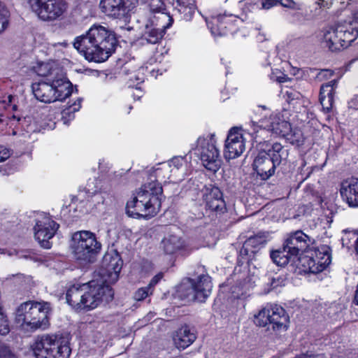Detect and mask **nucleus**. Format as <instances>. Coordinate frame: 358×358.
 <instances>
[{"mask_svg":"<svg viewBox=\"0 0 358 358\" xmlns=\"http://www.w3.org/2000/svg\"><path fill=\"white\" fill-rule=\"evenodd\" d=\"M114 34L101 25L94 24L85 34L77 36L73 47L88 61H106L114 51Z\"/></svg>","mask_w":358,"mask_h":358,"instance_id":"1","label":"nucleus"},{"mask_svg":"<svg viewBox=\"0 0 358 358\" xmlns=\"http://www.w3.org/2000/svg\"><path fill=\"white\" fill-rule=\"evenodd\" d=\"M113 298V292L108 285L91 281L71 286L66 294V302L76 310H90L101 302Z\"/></svg>","mask_w":358,"mask_h":358,"instance_id":"2","label":"nucleus"},{"mask_svg":"<svg viewBox=\"0 0 358 358\" xmlns=\"http://www.w3.org/2000/svg\"><path fill=\"white\" fill-rule=\"evenodd\" d=\"M162 187L157 181L145 184L133 199L127 203V213L132 217H150L155 215L161 207Z\"/></svg>","mask_w":358,"mask_h":358,"instance_id":"3","label":"nucleus"},{"mask_svg":"<svg viewBox=\"0 0 358 358\" xmlns=\"http://www.w3.org/2000/svg\"><path fill=\"white\" fill-rule=\"evenodd\" d=\"M31 88L34 96L44 103L62 101L72 93L71 83L59 69L52 70L45 81L34 83Z\"/></svg>","mask_w":358,"mask_h":358,"instance_id":"4","label":"nucleus"},{"mask_svg":"<svg viewBox=\"0 0 358 358\" xmlns=\"http://www.w3.org/2000/svg\"><path fill=\"white\" fill-rule=\"evenodd\" d=\"M33 350L36 358H68L71 354L68 341L56 334L38 336Z\"/></svg>","mask_w":358,"mask_h":358,"instance_id":"5","label":"nucleus"},{"mask_svg":"<svg viewBox=\"0 0 358 358\" xmlns=\"http://www.w3.org/2000/svg\"><path fill=\"white\" fill-rule=\"evenodd\" d=\"M70 248L74 257L79 261L93 262L101 250V243L96 235L90 231L75 232L71 237Z\"/></svg>","mask_w":358,"mask_h":358,"instance_id":"6","label":"nucleus"},{"mask_svg":"<svg viewBox=\"0 0 358 358\" xmlns=\"http://www.w3.org/2000/svg\"><path fill=\"white\" fill-rule=\"evenodd\" d=\"M358 36V28L352 24H338L324 30L323 43L331 51L348 48Z\"/></svg>","mask_w":358,"mask_h":358,"instance_id":"7","label":"nucleus"},{"mask_svg":"<svg viewBox=\"0 0 358 358\" xmlns=\"http://www.w3.org/2000/svg\"><path fill=\"white\" fill-rule=\"evenodd\" d=\"M28 4L31 11L45 22L61 19L69 8L64 0H31L28 1Z\"/></svg>","mask_w":358,"mask_h":358,"instance_id":"8","label":"nucleus"},{"mask_svg":"<svg viewBox=\"0 0 358 358\" xmlns=\"http://www.w3.org/2000/svg\"><path fill=\"white\" fill-rule=\"evenodd\" d=\"M215 143L214 134H209L206 137H199L195 149L196 154L200 156L204 167L214 173L221 166L220 152Z\"/></svg>","mask_w":358,"mask_h":358,"instance_id":"9","label":"nucleus"},{"mask_svg":"<svg viewBox=\"0 0 358 358\" xmlns=\"http://www.w3.org/2000/svg\"><path fill=\"white\" fill-rule=\"evenodd\" d=\"M256 325L264 327L267 324L272 325L275 331H286L289 324V317L285 310L278 305L270 308H263L255 316Z\"/></svg>","mask_w":358,"mask_h":358,"instance_id":"10","label":"nucleus"},{"mask_svg":"<svg viewBox=\"0 0 358 358\" xmlns=\"http://www.w3.org/2000/svg\"><path fill=\"white\" fill-rule=\"evenodd\" d=\"M172 17L164 13H157L149 20L145 25V31L142 36V40L147 43L157 44L163 38L166 30L173 24Z\"/></svg>","mask_w":358,"mask_h":358,"instance_id":"11","label":"nucleus"},{"mask_svg":"<svg viewBox=\"0 0 358 358\" xmlns=\"http://www.w3.org/2000/svg\"><path fill=\"white\" fill-rule=\"evenodd\" d=\"M204 287L201 288L199 285L193 284L192 279L188 278L182 282L178 287L177 294L182 300L187 302L197 301L203 302L209 296L213 285L210 283L209 279L204 277Z\"/></svg>","mask_w":358,"mask_h":358,"instance_id":"12","label":"nucleus"},{"mask_svg":"<svg viewBox=\"0 0 358 358\" xmlns=\"http://www.w3.org/2000/svg\"><path fill=\"white\" fill-rule=\"evenodd\" d=\"M137 4L138 0H101L99 6L108 17L126 20Z\"/></svg>","mask_w":358,"mask_h":358,"instance_id":"13","label":"nucleus"},{"mask_svg":"<svg viewBox=\"0 0 358 358\" xmlns=\"http://www.w3.org/2000/svg\"><path fill=\"white\" fill-rule=\"evenodd\" d=\"M270 124L267 125V129L273 133L285 138L292 144L301 142V132L293 131L289 122L282 119L279 115L270 117Z\"/></svg>","mask_w":358,"mask_h":358,"instance_id":"14","label":"nucleus"},{"mask_svg":"<svg viewBox=\"0 0 358 358\" xmlns=\"http://www.w3.org/2000/svg\"><path fill=\"white\" fill-rule=\"evenodd\" d=\"M245 150V138L238 128H232L229 131L225 141L224 157L231 159L240 157Z\"/></svg>","mask_w":358,"mask_h":358,"instance_id":"15","label":"nucleus"},{"mask_svg":"<svg viewBox=\"0 0 358 358\" xmlns=\"http://www.w3.org/2000/svg\"><path fill=\"white\" fill-rule=\"evenodd\" d=\"M59 227V224L48 217L37 220L34 227V236L41 245L46 249L51 248L49 240L52 238Z\"/></svg>","mask_w":358,"mask_h":358,"instance_id":"16","label":"nucleus"},{"mask_svg":"<svg viewBox=\"0 0 358 358\" xmlns=\"http://www.w3.org/2000/svg\"><path fill=\"white\" fill-rule=\"evenodd\" d=\"M269 155L270 153L266 152L260 142L258 145V154L253 162V168L263 180L273 175L276 168Z\"/></svg>","mask_w":358,"mask_h":358,"instance_id":"17","label":"nucleus"},{"mask_svg":"<svg viewBox=\"0 0 358 358\" xmlns=\"http://www.w3.org/2000/svg\"><path fill=\"white\" fill-rule=\"evenodd\" d=\"M122 261L118 255H105L100 271L103 283L113 284L117 282L122 269Z\"/></svg>","mask_w":358,"mask_h":358,"instance_id":"18","label":"nucleus"},{"mask_svg":"<svg viewBox=\"0 0 358 358\" xmlns=\"http://www.w3.org/2000/svg\"><path fill=\"white\" fill-rule=\"evenodd\" d=\"M310 238L305 234L302 231L299 230L291 233L286 238L284 245L287 248V252L294 257L297 258L301 253L305 251L310 244Z\"/></svg>","mask_w":358,"mask_h":358,"instance_id":"19","label":"nucleus"},{"mask_svg":"<svg viewBox=\"0 0 358 358\" xmlns=\"http://www.w3.org/2000/svg\"><path fill=\"white\" fill-rule=\"evenodd\" d=\"M50 310L49 303L35 301L29 329L31 330L46 329L49 326L48 315Z\"/></svg>","mask_w":358,"mask_h":358,"instance_id":"20","label":"nucleus"},{"mask_svg":"<svg viewBox=\"0 0 358 358\" xmlns=\"http://www.w3.org/2000/svg\"><path fill=\"white\" fill-rule=\"evenodd\" d=\"M236 21V16L234 15H218L212 17L208 22V26L214 36H224L234 28V22Z\"/></svg>","mask_w":358,"mask_h":358,"instance_id":"21","label":"nucleus"},{"mask_svg":"<svg viewBox=\"0 0 358 358\" xmlns=\"http://www.w3.org/2000/svg\"><path fill=\"white\" fill-rule=\"evenodd\" d=\"M203 200L206 206L213 211H222L225 208V203L222 199V193L216 187H205L202 189Z\"/></svg>","mask_w":358,"mask_h":358,"instance_id":"22","label":"nucleus"},{"mask_svg":"<svg viewBox=\"0 0 358 358\" xmlns=\"http://www.w3.org/2000/svg\"><path fill=\"white\" fill-rule=\"evenodd\" d=\"M341 196L350 207L358 208V178H350L342 182Z\"/></svg>","mask_w":358,"mask_h":358,"instance_id":"23","label":"nucleus"},{"mask_svg":"<svg viewBox=\"0 0 358 358\" xmlns=\"http://www.w3.org/2000/svg\"><path fill=\"white\" fill-rule=\"evenodd\" d=\"M336 87L337 80L335 79L321 86L320 101L323 110L326 112H329L333 107L334 97Z\"/></svg>","mask_w":358,"mask_h":358,"instance_id":"24","label":"nucleus"},{"mask_svg":"<svg viewBox=\"0 0 358 358\" xmlns=\"http://www.w3.org/2000/svg\"><path fill=\"white\" fill-rule=\"evenodd\" d=\"M196 340V334L193 329L187 326L182 327L175 334L173 343L179 350H184L192 345Z\"/></svg>","mask_w":358,"mask_h":358,"instance_id":"25","label":"nucleus"},{"mask_svg":"<svg viewBox=\"0 0 358 358\" xmlns=\"http://www.w3.org/2000/svg\"><path fill=\"white\" fill-rule=\"evenodd\" d=\"M35 301H27L22 303L17 309L15 320L20 326L29 328Z\"/></svg>","mask_w":358,"mask_h":358,"instance_id":"26","label":"nucleus"},{"mask_svg":"<svg viewBox=\"0 0 358 358\" xmlns=\"http://www.w3.org/2000/svg\"><path fill=\"white\" fill-rule=\"evenodd\" d=\"M264 148L270 153V157L275 166H279L288 156V152L283 146L278 143L271 144L267 141L262 142Z\"/></svg>","mask_w":358,"mask_h":358,"instance_id":"27","label":"nucleus"},{"mask_svg":"<svg viewBox=\"0 0 358 358\" xmlns=\"http://www.w3.org/2000/svg\"><path fill=\"white\" fill-rule=\"evenodd\" d=\"M315 261H317V268L320 272L323 271L327 268L331 262V255L330 248L326 245L312 250Z\"/></svg>","mask_w":358,"mask_h":358,"instance_id":"28","label":"nucleus"},{"mask_svg":"<svg viewBox=\"0 0 358 358\" xmlns=\"http://www.w3.org/2000/svg\"><path fill=\"white\" fill-rule=\"evenodd\" d=\"M162 247L166 254H173L184 245L181 238L174 234H169L165 236L162 241Z\"/></svg>","mask_w":358,"mask_h":358,"instance_id":"29","label":"nucleus"},{"mask_svg":"<svg viewBox=\"0 0 358 358\" xmlns=\"http://www.w3.org/2000/svg\"><path fill=\"white\" fill-rule=\"evenodd\" d=\"M299 266L303 268L305 272L313 273H320L317 265L315 264V259L311 250L307 251L306 254L301 255L298 257Z\"/></svg>","mask_w":358,"mask_h":358,"instance_id":"30","label":"nucleus"},{"mask_svg":"<svg viewBox=\"0 0 358 358\" xmlns=\"http://www.w3.org/2000/svg\"><path fill=\"white\" fill-rule=\"evenodd\" d=\"M182 159L174 158L168 164H162L161 167L155 169V177L162 179L165 178L166 176H162L163 172H166V173L171 172L175 174V171L179 170L182 167Z\"/></svg>","mask_w":358,"mask_h":358,"instance_id":"31","label":"nucleus"},{"mask_svg":"<svg viewBox=\"0 0 358 358\" xmlns=\"http://www.w3.org/2000/svg\"><path fill=\"white\" fill-rule=\"evenodd\" d=\"M271 258L273 262L278 266H283L287 265L291 259H294V255H291L287 252V248L283 245L282 248L272 251Z\"/></svg>","mask_w":358,"mask_h":358,"instance_id":"32","label":"nucleus"},{"mask_svg":"<svg viewBox=\"0 0 358 358\" xmlns=\"http://www.w3.org/2000/svg\"><path fill=\"white\" fill-rule=\"evenodd\" d=\"M266 241L267 236L264 234H258L248 238L243 244V248L245 250H248L250 247L256 248L265 245Z\"/></svg>","mask_w":358,"mask_h":358,"instance_id":"33","label":"nucleus"},{"mask_svg":"<svg viewBox=\"0 0 358 358\" xmlns=\"http://www.w3.org/2000/svg\"><path fill=\"white\" fill-rule=\"evenodd\" d=\"M10 15L8 9L0 1V34L8 27Z\"/></svg>","mask_w":358,"mask_h":358,"instance_id":"34","label":"nucleus"},{"mask_svg":"<svg viewBox=\"0 0 358 358\" xmlns=\"http://www.w3.org/2000/svg\"><path fill=\"white\" fill-rule=\"evenodd\" d=\"M10 331L9 324L7 317L0 308V334L6 335Z\"/></svg>","mask_w":358,"mask_h":358,"instance_id":"35","label":"nucleus"},{"mask_svg":"<svg viewBox=\"0 0 358 358\" xmlns=\"http://www.w3.org/2000/svg\"><path fill=\"white\" fill-rule=\"evenodd\" d=\"M152 290L147 285L146 287L139 288L134 294V298L136 301H142L148 296L152 294Z\"/></svg>","mask_w":358,"mask_h":358,"instance_id":"36","label":"nucleus"},{"mask_svg":"<svg viewBox=\"0 0 358 358\" xmlns=\"http://www.w3.org/2000/svg\"><path fill=\"white\" fill-rule=\"evenodd\" d=\"M174 5L176 8L178 10L179 13L185 12L187 10L189 6L194 5V1H186V0H176L174 2Z\"/></svg>","mask_w":358,"mask_h":358,"instance_id":"37","label":"nucleus"},{"mask_svg":"<svg viewBox=\"0 0 358 358\" xmlns=\"http://www.w3.org/2000/svg\"><path fill=\"white\" fill-rule=\"evenodd\" d=\"M0 358H17L10 348L4 343L0 342Z\"/></svg>","mask_w":358,"mask_h":358,"instance_id":"38","label":"nucleus"},{"mask_svg":"<svg viewBox=\"0 0 358 358\" xmlns=\"http://www.w3.org/2000/svg\"><path fill=\"white\" fill-rule=\"evenodd\" d=\"M283 93H284V96L286 97L287 101L288 102H289L292 100L299 99V95H300V94L298 92L294 91L292 89L287 90Z\"/></svg>","mask_w":358,"mask_h":358,"instance_id":"39","label":"nucleus"},{"mask_svg":"<svg viewBox=\"0 0 358 358\" xmlns=\"http://www.w3.org/2000/svg\"><path fill=\"white\" fill-rule=\"evenodd\" d=\"M195 10H196L195 4L189 6V8H187L186 11L181 13L182 14H183V19L186 21H189L192 18V17L195 13Z\"/></svg>","mask_w":358,"mask_h":358,"instance_id":"40","label":"nucleus"},{"mask_svg":"<svg viewBox=\"0 0 358 358\" xmlns=\"http://www.w3.org/2000/svg\"><path fill=\"white\" fill-rule=\"evenodd\" d=\"M285 279L282 278V276L276 275L275 277H273L271 280V286L272 288H276L279 286H282L285 285Z\"/></svg>","mask_w":358,"mask_h":358,"instance_id":"41","label":"nucleus"},{"mask_svg":"<svg viewBox=\"0 0 358 358\" xmlns=\"http://www.w3.org/2000/svg\"><path fill=\"white\" fill-rule=\"evenodd\" d=\"M204 277H207L209 279L210 283L211 282V278L208 274H201L196 280L192 279L193 284H195L197 285H199L201 289L204 287Z\"/></svg>","mask_w":358,"mask_h":358,"instance_id":"42","label":"nucleus"},{"mask_svg":"<svg viewBox=\"0 0 358 358\" xmlns=\"http://www.w3.org/2000/svg\"><path fill=\"white\" fill-rule=\"evenodd\" d=\"M10 156V151L4 145H0V162L8 159Z\"/></svg>","mask_w":358,"mask_h":358,"instance_id":"43","label":"nucleus"},{"mask_svg":"<svg viewBox=\"0 0 358 358\" xmlns=\"http://www.w3.org/2000/svg\"><path fill=\"white\" fill-rule=\"evenodd\" d=\"M162 277L163 275L162 273L157 274L152 278L148 286L153 291L154 286L157 284V282L162 278Z\"/></svg>","mask_w":358,"mask_h":358,"instance_id":"44","label":"nucleus"},{"mask_svg":"<svg viewBox=\"0 0 358 358\" xmlns=\"http://www.w3.org/2000/svg\"><path fill=\"white\" fill-rule=\"evenodd\" d=\"M280 4L287 8H295V3L293 0H280Z\"/></svg>","mask_w":358,"mask_h":358,"instance_id":"45","label":"nucleus"},{"mask_svg":"<svg viewBox=\"0 0 358 358\" xmlns=\"http://www.w3.org/2000/svg\"><path fill=\"white\" fill-rule=\"evenodd\" d=\"M275 5L273 0H263L262 2V8L264 9H269Z\"/></svg>","mask_w":358,"mask_h":358,"instance_id":"46","label":"nucleus"},{"mask_svg":"<svg viewBox=\"0 0 358 358\" xmlns=\"http://www.w3.org/2000/svg\"><path fill=\"white\" fill-rule=\"evenodd\" d=\"M289 80V78L285 74H282L281 76H279L276 78V80L278 83H285Z\"/></svg>","mask_w":358,"mask_h":358,"instance_id":"47","label":"nucleus"},{"mask_svg":"<svg viewBox=\"0 0 358 358\" xmlns=\"http://www.w3.org/2000/svg\"><path fill=\"white\" fill-rule=\"evenodd\" d=\"M253 131L255 134H257L259 133V131L261 132H265V129H262L261 127L258 126V125H256L253 123Z\"/></svg>","mask_w":358,"mask_h":358,"instance_id":"48","label":"nucleus"},{"mask_svg":"<svg viewBox=\"0 0 358 358\" xmlns=\"http://www.w3.org/2000/svg\"><path fill=\"white\" fill-rule=\"evenodd\" d=\"M80 108V103L79 102L78 104L74 103L73 106H71L70 112H76Z\"/></svg>","mask_w":358,"mask_h":358,"instance_id":"49","label":"nucleus"},{"mask_svg":"<svg viewBox=\"0 0 358 358\" xmlns=\"http://www.w3.org/2000/svg\"><path fill=\"white\" fill-rule=\"evenodd\" d=\"M295 358H322L320 355H317V356H308L307 355H301Z\"/></svg>","mask_w":358,"mask_h":358,"instance_id":"50","label":"nucleus"},{"mask_svg":"<svg viewBox=\"0 0 358 358\" xmlns=\"http://www.w3.org/2000/svg\"><path fill=\"white\" fill-rule=\"evenodd\" d=\"M322 73H324V76L325 77H329L332 75V71L330 70H323Z\"/></svg>","mask_w":358,"mask_h":358,"instance_id":"51","label":"nucleus"},{"mask_svg":"<svg viewBox=\"0 0 358 358\" xmlns=\"http://www.w3.org/2000/svg\"><path fill=\"white\" fill-rule=\"evenodd\" d=\"M354 301L355 302V303L357 305H358V283H357V290H356L355 294Z\"/></svg>","mask_w":358,"mask_h":358,"instance_id":"52","label":"nucleus"},{"mask_svg":"<svg viewBox=\"0 0 358 358\" xmlns=\"http://www.w3.org/2000/svg\"><path fill=\"white\" fill-rule=\"evenodd\" d=\"M355 249L357 254L358 255V237H357L356 241H355Z\"/></svg>","mask_w":358,"mask_h":358,"instance_id":"53","label":"nucleus"},{"mask_svg":"<svg viewBox=\"0 0 358 358\" xmlns=\"http://www.w3.org/2000/svg\"><path fill=\"white\" fill-rule=\"evenodd\" d=\"M135 79H136V80H137L138 82H142L143 80V78L142 76L141 77L136 76V77H135Z\"/></svg>","mask_w":358,"mask_h":358,"instance_id":"54","label":"nucleus"},{"mask_svg":"<svg viewBox=\"0 0 358 358\" xmlns=\"http://www.w3.org/2000/svg\"><path fill=\"white\" fill-rule=\"evenodd\" d=\"M11 99H12V96H10H10H8L9 101H11Z\"/></svg>","mask_w":358,"mask_h":358,"instance_id":"55","label":"nucleus"},{"mask_svg":"<svg viewBox=\"0 0 358 358\" xmlns=\"http://www.w3.org/2000/svg\"><path fill=\"white\" fill-rule=\"evenodd\" d=\"M353 102H354V101H352L350 103V107H353V106H352Z\"/></svg>","mask_w":358,"mask_h":358,"instance_id":"56","label":"nucleus"},{"mask_svg":"<svg viewBox=\"0 0 358 358\" xmlns=\"http://www.w3.org/2000/svg\"><path fill=\"white\" fill-rule=\"evenodd\" d=\"M356 101H358V96L355 99Z\"/></svg>","mask_w":358,"mask_h":358,"instance_id":"57","label":"nucleus"},{"mask_svg":"<svg viewBox=\"0 0 358 358\" xmlns=\"http://www.w3.org/2000/svg\"><path fill=\"white\" fill-rule=\"evenodd\" d=\"M247 2L249 1V0H245Z\"/></svg>","mask_w":358,"mask_h":358,"instance_id":"58","label":"nucleus"},{"mask_svg":"<svg viewBox=\"0 0 358 358\" xmlns=\"http://www.w3.org/2000/svg\"><path fill=\"white\" fill-rule=\"evenodd\" d=\"M357 108H358V106H357Z\"/></svg>","mask_w":358,"mask_h":358,"instance_id":"59","label":"nucleus"}]
</instances>
